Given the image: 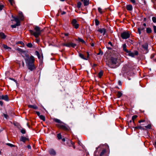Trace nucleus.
Instances as JSON below:
<instances>
[{
    "mask_svg": "<svg viewBox=\"0 0 156 156\" xmlns=\"http://www.w3.org/2000/svg\"><path fill=\"white\" fill-rule=\"evenodd\" d=\"M11 17L13 18V19L11 20V21H14L16 23V24L11 25V27L12 28H16L17 26H19L20 25V21L18 16H15L13 15H12Z\"/></svg>",
    "mask_w": 156,
    "mask_h": 156,
    "instance_id": "nucleus-6",
    "label": "nucleus"
},
{
    "mask_svg": "<svg viewBox=\"0 0 156 156\" xmlns=\"http://www.w3.org/2000/svg\"><path fill=\"white\" fill-rule=\"evenodd\" d=\"M122 93L120 91H118L117 92V96L118 98H120L122 95Z\"/></svg>",
    "mask_w": 156,
    "mask_h": 156,
    "instance_id": "nucleus-28",
    "label": "nucleus"
},
{
    "mask_svg": "<svg viewBox=\"0 0 156 156\" xmlns=\"http://www.w3.org/2000/svg\"><path fill=\"white\" fill-rule=\"evenodd\" d=\"M72 24L73 27L76 29L79 27V24L77 23V21L76 19H73L72 21Z\"/></svg>",
    "mask_w": 156,
    "mask_h": 156,
    "instance_id": "nucleus-9",
    "label": "nucleus"
},
{
    "mask_svg": "<svg viewBox=\"0 0 156 156\" xmlns=\"http://www.w3.org/2000/svg\"><path fill=\"white\" fill-rule=\"evenodd\" d=\"M95 24L96 26H98L99 24V21L97 19L95 20Z\"/></svg>",
    "mask_w": 156,
    "mask_h": 156,
    "instance_id": "nucleus-35",
    "label": "nucleus"
},
{
    "mask_svg": "<svg viewBox=\"0 0 156 156\" xmlns=\"http://www.w3.org/2000/svg\"><path fill=\"white\" fill-rule=\"evenodd\" d=\"M37 38L36 39V42L37 43H38L40 42V40L39 39H37Z\"/></svg>",
    "mask_w": 156,
    "mask_h": 156,
    "instance_id": "nucleus-57",
    "label": "nucleus"
},
{
    "mask_svg": "<svg viewBox=\"0 0 156 156\" xmlns=\"http://www.w3.org/2000/svg\"><path fill=\"white\" fill-rule=\"evenodd\" d=\"M155 55V54H152L151 55V56H150L151 58V59L153 58H154V56Z\"/></svg>",
    "mask_w": 156,
    "mask_h": 156,
    "instance_id": "nucleus-49",
    "label": "nucleus"
},
{
    "mask_svg": "<svg viewBox=\"0 0 156 156\" xmlns=\"http://www.w3.org/2000/svg\"><path fill=\"white\" fill-rule=\"evenodd\" d=\"M0 37L2 39H4L6 38V36L4 33L1 32H0Z\"/></svg>",
    "mask_w": 156,
    "mask_h": 156,
    "instance_id": "nucleus-20",
    "label": "nucleus"
},
{
    "mask_svg": "<svg viewBox=\"0 0 156 156\" xmlns=\"http://www.w3.org/2000/svg\"><path fill=\"white\" fill-rule=\"evenodd\" d=\"M128 54V55L132 57H134V56H137L138 55V52L137 51H135L134 53L132 52L131 51H129V52L127 53Z\"/></svg>",
    "mask_w": 156,
    "mask_h": 156,
    "instance_id": "nucleus-10",
    "label": "nucleus"
},
{
    "mask_svg": "<svg viewBox=\"0 0 156 156\" xmlns=\"http://www.w3.org/2000/svg\"><path fill=\"white\" fill-rule=\"evenodd\" d=\"M153 27L154 33L155 34L156 33V26H155V25H154L153 26Z\"/></svg>",
    "mask_w": 156,
    "mask_h": 156,
    "instance_id": "nucleus-44",
    "label": "nucleus"
},
{
    "mask_svg": "<svg viewBox=\"0 0 156 156\" xmlns=\"http://www.w3.org/2000/svg\"><path fill=\"white\" fill-rule=\"evenodd\" d=\"M108 44H110L111 45V46H113V45H112V42L111 41H109Z\"/></svg>",
    "mask_w": 156,
    "mask_h": 156,
    "instance_id": "nucleus-61",
    "label": "nucleus"
},
{
    "mask_svg": "<svg viewBox=\"0 0 156 156\" xmlns=\"http://www.w3.org/2000/svg\"><path fill=\"white\" fill-rule=\"evenodd\" d=\"M27 46L29 48H31L32 47L33 45L31 43H29L27 44Z\"/></svg>",
    "mask_w": 156,
    "mask_h": 156,
    "instance_id": "nucleus-39",
    "label": "nucleus"
},
{
    "mask_svg": "<svg viewBox=\"0 0 156 156\" xmlns=\"http://www.w3.org/2000/svg\"><path fill=\"white\" fill-rule=\"evenodd\" d=\"M28 107L30 108H33L35 110H37L38 109V107L36 105H28Z\"/></svg>",
    "mask_w": 156,
    "mask_h": 156,
    "instance_id": "nucleus-17",
    "label": "nucleus"
},
{
    "mask_svg": "<svg viewBox=\"0 0 156 156\" xmlns=\"http://www.w3.org/2000/svg\"><path fill=\"white\" fill-rule=\"evenodd\" d=\"M6 145L11 147H16V146H15L14 145L12 144H11L10 143H6Z\"/></svg>",
    "mask_w": 156,
    "mask_h": 156,
    "instance_id": "nucleus-34",
    "label": "nucleus"
},
{
    "mask_svg": "<svg viewBox=\"0 0 156 156\" xmlns=\"http://www.w3.org/2000/svg\"><path fill=\"white\" fill-rule=\"evenodd\" d=\"M1 98L2 100H4L5 101H8L9 100L8 96L7 95H2Z\"/></svg>",
    "mask_w": 156,
    "mask_h": 156,
    "instance_id": "nucleus-14",
    "label": "nucleus"
},
{
    "mask_svg": "<svg viewBox=\"0 0 156 156\" xmlns=\"http://www.w3.org/2000/svg\"><path fill=\"white\" fill-rule=\"evenodd\" d=\"M138 117L137 115H133L132 117V119L133 123H134L135 120Z\"/></svg>",
    "mask_w": 156,
    "mask_h": 156,
    "instance_id": "nucleus-29",
    "label": "nucleus"
},
{
    "mask_svg": "<svg viewBox=\"0 0 156 156\" xmlns=\"http://www.w3.org/2000/svg\"><path fill=\"white\" fill-rule=\"evenodd\" d=\"M69 141L71 143V144L72 145H74L75 143H74V142H72L71 140H69Z\"/></svg>",
    "mask_w": 156,
    "mask_h": 156,
    "instance_id": "nucleus-55",
    "label": "nucleus"
},
{
    "mask_svg": "<svg viewBox=\"0 0 156 156\" xmlns=\"http://www.w3.org/2000/svg\"><path fill=\"white\" fill-rule=\"evenodd\" d=\"M87 57L86 58H87V60H88V58L89 57V56H90V54H89L88 52H87Z\"/></svg>",
    "mask_w": 156,
    "mask_h": 156,
    "instance_id": "nucleus-52",
    "label": "nucleus"
},
{
    "mask_svg": "<svg viewBox=\"0 0 156 156\" xmlns=\"http://www.w3.org/2000/svg\"><path fill=\"white\" fill-rule=\"evenodd\" d=\"M20 54L24 58L28 69L31 71L36 69V67L34 64L35 60L34 56L32 55L30 56L28 51L24 50Z\"/></svg>",
    "mask_w": 156,
    "mask_h": 156,
    "instance_id": "nucleus-1",
    "label": "nucleus"
},
{
    "mask_svg": "<svg viewBox=\"0 0 156 156\" xmlns=\"http://www.w3.org/2000/svg\"><path fill=\"white\" fill-rule=\"evenodd\" d=\"M53 119L55 122L59 123L56 124V126L59 129L66 132L69 131L71 130L70 127L67 124L61 121L60 119L55 118Z\"/></svg>",
    "mask_w": 156,
    "mask_h": 156,
    "instance_id": "nucleus-2",
    "label": "nucleus"
},
{
    "mask_svg": "<svg viewBox=\"0 0 156 156\" xmlns=\"http://www.w3.org/2000/svg\"><path fill=\"white\" fill-rule=\"evenodd\" d=\"M133 122L132 119L130 120L129 122L127 121V123L128 124V126L129 127H133L132 126V124H131V123Z\"/></svg>",
    "mask_w": 156,
    "mask_h": 156,
    "instance_id": "nucleus-27",
    "label": "nucleus"
},
{
    "mask_svg": "<svg viewBox=\"0 0 156 156\" xmlns=\"http://www.w3.org/2000/svg\"><path fill=\"white\" fill-rule=\"evenodd\" d=\"M152 20L154 23H156V17H153L152 18Z\"/></svg>",
    "mask_w": 156,
    "mask_h": 156,
    "instance_id": "nucleus-43",
    "label": "nucleus"
},
{
    "mask_svg": "<svg viewBox=\"0 0 156 156\" xmlns=\"http://www.w3.org/2000/svg\"><path fill=\"white\" fill-rule=\"evenodd\" d=\"M9 1L10 3V4L11 5H12V2L14 1V0H9Z\"/></svg>",
    "mask_w": 156,
    "mask_h": 156,
    "instance_id": "nucleus-56",
    "label": "nucleus"
},
{
    "mask_svg": "<svg viewBox=\"0 0 156 156\" xmlns=\"http://www.w3.org/2000/svg\"><path fill=\"white\" fill-rule=\"evenodd\" d=\"M98 32H99L100 33L102 34L103 33V35H104L105 34L106 32V30L105 28H99L98 30Z\"/></svg>",
    "mask_w": 156,
    "mask_h": 156,
    "instance_id": "nucleus-12",
    "label": "nucleus"
},
{
    "mask_svg": "<svg viewBox=\"0 0 156 156\" xmlns=\"http://www.w3.org/2000/svg\"><path fill=\"white\" fill-rule=\"evenodd\" d=\"M34 30L35 31V32L33 30H29V31L31 35H33L36 38L38 37L41 33L44 31V29L41 30L40 28L38 26H36L34 28Z\"/></svg>",
    "mask_w": 156,
    "mask_h": 156,
    "instance_id": "nucleus-4",
    "label": "nucleus"
},
{
    "mask_svg": "<svg viewBox=\"0 0 156 156\" xmlns=\"http://www.w3.org/2000/svg\"><path fill=\"white\" fill-rule=\"evenodd\" d=\"M148 43H146L142 45V47L144 49V51L145 52H144V54H146L148 52Z\"/></svg>",
    "mask_w": 156,
    "mask_h": 156,
    "instance_id": "nucleus-11",
    "label": "nucleus"
},
{
    "mask_svg": "<svg viewBox=\"0 0 156 156\" xmlns=\"http://www.w3.org/2000/svg\"><path fill=\"white\" fill-rule=\"evenodd\" d=\"M137 30L138 33L139 34V35H140L141 34V30L140 28V27H139L138 28Z\"/></svg>",
    "mask_w": 156,
    "mask_h": 156,
    "instance_id": "nucleus-47",
    "label": "nucleus"
},
{
    "mask_svg": "<svg viewBox=\"0 0 156 156\" xmlns=\"http://www.w3.org/2000/svg\"><path fill=\"white\" fill-rule=\"evenodd\" d=\"M49 152L51 155H55L56 154L55 151L53 149H50L49 151Z\"/></svg>",
    "mask_w": 156,
    "mask_h": 156,
    "instance_id": "nucleus-15",
    "label": "nucleus"
},
{
    "mask_svg": "<svg viewBox=\"0 0 156 156\" xmlns=\"http://www.w3.org/2000/svg\"><path fill=\"white\" fill-rule=\"evenodd\" d=\"M79 57L85 60H87V58L84 57V55L81 53H79Z\"/></svg>",
    "mask_w": 156,
    "mask_h": 156,
    "instance_id": "nucleus-23",
    "label": "nucleus"
},
{
    "mask_svg": "<svg viewBox=\"0 0 156 156\" xmlns=\"http://www.w3.org/2000/svg\"><path fill=\"white\" fill-rule=\"evenodd\" d=\"M118 84L119 85L121 86L122 85V83L121 81L120 80L118 81Z\"/></svg>",
    "mask_w": 156,
    "mask_h": 156,
    "instance_id": "nucleus-53",
    "label": "nucleus"
},
{
    "mask_svg": "<svg viewBox=\"0 0 156 156\" xmlns=\"http://www.w3.org/2000/svg\"><path fill=\"white\" fill-rule=\"evenodd\" d=\"M3 115H4V117L6 119H7L9 117V116L8 115L6 114H3Z\"/></svg>",
    "mask_w": 156,
    "mask_h": 156,
    "instance_id": "nucleus-48",
    "label": "nucleus"
},
{
    "mask_svg": "<svg viewBox=\"0 0 156 156\" xmlns=\"http://www.w3.org/2000/svg\"><path fill=\"white\" fill-rule=\"evenodd\" d=\"M130 36V34L128 31H125L121 33V37L122 39H126L129 38Z\"/></svg>",
    "mask_w": 156,
    "mask_h": 156,
    "instance_id": "nucleus-7",
    "label": "nucleus"
},
{
    "mask_svg": "<svg viewBox=\"0 0 156 156\" xmlns=\"http://www.w3.org/2000/svg\"><path fill=\"white\" fill-rule=\"evenodd\" d=\"M78 41L80 42H81L83 44H85L86 43L85 41L83 39L79 37L78 38Z\"/></svg>",
    "mask_w": 156,
    "mask_h": 156,
    "instance_id": "nucleus-25",
    "label": "nucleus"
},
{
    "mask_svg": "<svg viewBox=\"0 0 156 156\" xmlns=\"http://www.w3.org/2000/svg\"><path fill=\"white\" fill-rule=\"evenodd\" d=\"M15 49L18 51L20 54L22 53L23 51V50L19 47H18L17 48H16Z\"/></svg>",
    "mask_w": 156,
    "mask_h": 156,
    "instance_id": "nucleus-31",
    "label": "nucleus"
},
{
    "mask_svg": "<svg viewBox=\"0 0 156 156\" xmlns=\"http://www.w3.org/2000/svg\"><path fill=\"white\" fill-rule=\"evenodd\" d=\"M100 146L101 145L96 148V150L94 153V156H103L106 153V150L105 149H103L99 154L100 152L101 149Z\"/></svg>",
    "mask_w": 156,
    "mask_h": 156,
    "instance_id": "nucleus-5",
    "label": "nucleus"
},
{
    "mask_svg": "<svg viewBox=\"0 0 156 156\" xmlns=\"http://www.w3.org/2000/svg\"><path fill=\"white\" fill-rule=\"evenodd\" d=\"M39 117L41 120H42L44 121H45V118L44 116L41 115H40Z\"/></svg>",
    "mask_w": 156,
    "mask_h": 156,
    "instance_id": "nucleus-30",
    "label": "nucleus"
},
{
    "mask_svg": "<svg viewBox=\"0 0 156 156\" xmlns=\"http://www.w3.org/2000/svg\"><path fill=\"white\" fill-rule=\"evenodd\" d=\"M154 146H155V147L156 148V141H155L154 144Z\"/></svg>",
    "mask_w": 156,
    "mask_h": 156,
    "instance_id": "nucleus-64",
    "label": "nucleus"
},
{
    "mask_svg": "<svg viewBox=\"0 0 156 156\" xmlns=\"http://www.w3.org/2000/svg\"><path fill=\"white\" fill-rule=\"evenodd\" d=\"M66 14V12L65 11H63L61 13V15H63Z\"/></svg>",
    "mask_w": 156,
    "mask_h": 156,
    "instance_id": "nucleus-63",
    "label": "nucleus"
},
{
    "mask_svg": "<svg viewBox=\"0 0 156 156\" xmlns=\"http://www.w3.org/2000/svg\"><path fill=\"white\" fill-rule=\"evenodd\" d=\"M16 44H21V45H23V46H24V44L23 43L22 41H19L17 42L16 43Z\"/></svg>",
    "mask_w": 156,
    "mask_h": 156,
    "instance_id": "nucleus-37",
    "label": "nucleus"
},
{
    "mask_svg": "<svg viewBox=\"0 0 156 156\" xmlns=\"http://www.w3.org/2000/svg\"><path fill=\"white\" fill-rule=\"evenodd\" d=\"M98 12L100 13L101 14L103 13V12L102 11V9L100 7H98Z\"/></svg>",
    "mask_w": 156,
    "mask_h": 156,
    "instance_id": "nucleus-41",
    "label": "nucleus"
},
{
    "mask_svg": "<svg viewBox=\"0 0 156 156\" xmlns=\"http://www.w3.org/2000/svg\"><path fill=\"white\" fill-rule=\"evenodd\" d=\"M20 141L23 142L24 143H25L27 140L29 141V139L24 136H21L20 139Z\"/></svg>",
    "mask_w": 156,
    "mask_h": 156,
    "instance_id": "nucleus-13",
    "label": "nucleus"
},
{
    "mask_svg": "<svg viewBox=\"0 0 156 156\" xmlns=\"http://www.w3.org/2000/svg\"><path fill=\"white\" fill-rule=\"evenodd\" d=\"M9 79L11 80H13V81H14L15 82H16V83H17V81L15 80L14 79H13V78H9Z\"/></svg>",
    "mask_w": 156,
    "mask_h": 156,
    "instance_id": "nucleus-46",
    "label": "nucleus"
},
{
    "mask_svg": "<svg viewBox=\"0 0 156 156\" xmlns=\"http://www.w3.org/2000/svg\"><path fill=\"white\" fill-rule=\"evenodd\" d=\"M35 55H37V56H39L40 54L39 52L38 51H36L35 53Z\"/></svg>",
    "mask_w": 156,
    "mask_h": 156,
    "instance_id": "nucleus-45",
    "label": "nucleus"
},
{
    "mask_svg": "<svg viewBox=\"0 0 156 156\" xmlns=\"http://www.w3.org/2000/svg\"><path fill=\"white\" fill-rule=\"evenodd\" d=\"M62 45L69 48L72 47L74 48L75 47L77 46V44H76L73 43L72 42H70L68 43H63Z\"/></svg>",
    "mask_w": 156,
    "mask_h": 156,
    "instance_id": "nucleus-8",
    "label": "nucleus"
},
{
    "mask_svg": "<svg viewBox=\"0 0 156 156\" xmlns=\"http://www.w3.org/2000/svg\"><path fill=\"white\" fill-rule=\"evenodd\" d=\"M2 47L5 50H7L8 51H9L11 49V48L8 47L5 44H3Z\"/></svg>",
    "mask_w": 156,
    "mask_h": 156,
    "instance_id": "nucleus-16",
    "label": "nucleus"
},
{
    "mask_svg": "<svg viewBox=\"0 0 156 156\" xmlns=\"http://www.w3.org/2000/svg\"><path fill=\"white\" fill-rule=\"evenodd\" d=\"M20 132L22 134H25L26 133V130L24 128H22L20 130Z\"/></svg>",
    "mask_w": 156,
    "mask_h": 156,
    "instance_id": "nucleus-36",
    "label": "nucleus"
},
{
    "mask_svg": "<svg viewBox=\"0 0 156 156\" xmlns=\"http://www.w3.org/2000/svg\"><path fill=\"white\" fill-rule=\"evenodd\" d=\"M126 9L127 10L129 11H131L133 10V6L131 5H127L126 6Z\"/></svg>",
    "mask_w": 156,
    "mask_h": 156,
    "instance_id": "nucleus-18",
    "label": "nucleus"
},
{
    "mask_svg": "<svg viewBox=\"0 0 156 156\" xmlns=\"http://www.w3.org/2000/svg\"><path fill=\"white\" fill-rule=\"evenodd\" d=\"M81 4H82L80 2H78L77 4V7L78 9H79L81 7Z\"/></svg>",
    "mask_w": 156,
    "mask_h": 156,
    "instance_id": "nucleus-38",
    "label": "nucleus"
},
{
    "mask_svg": "<svg viewBox=\"0 0 156 156\" xmlns=\"http://www.w3.org/2000/svg\"><path fill=\"white\" fill-rule=\"evenodd\" d=\"M145 127L147 129H150L151 127V125L150 124H149L148 125L145 126Z\"/></svg>",
    "mask_w": 156,
    "mask_h": 156,
    "instance_id": "nucleus-42",
    "label": "nucleus"
},
{
    "mask_svg": "<svg viewBox=\"0 0 156 156\" xmlns=\"http://www.w3.org/2000/svg\"><path fill=\"white\" fill-rule=\"evenodd\" d=\"M152 31L151 28L147 27L146 28V32L147 34H150L151 33Z\"/></svg>",
    "mask_w": 156,
    "mask_h": 156,
    "instance_id": "nucleus-26",
    "label": "nucleus"
},
{
    "mask_svg": "<svg viewBox=\"0 0 156 156\" xmlns=\"http://www.w3.org/2000/svg\"><path fill=\"white\" fill-rule=\"evenodd\" d=\"M83 4L84 6H87L89 4V0H84L83 1Z\"/></svg>",
    "mask_w": 156,
    "mask_h": 156,
    "instance_id": "nucleus-24",
    "label": "nucleus"
},
{
    "mask_svg": "<svg viewBox=\"0 0 156 156\" xmlns=\"http://www.w3.org/2000/svg\"><path fill=\"white\" fill-rule=\"evenodd\" d=\"M0 105L2 106L3 105V102L2 101H0Z\"/></svg>",
    "mask_w": 156,
    "mask_h": 156,
    "instance_id": "nucleus-62",
    "label": "nucleus"
},
{
    "mask_svg": "<svg viewBox=\"0 0 156 156\" xmlns=\"http://www.w3.org/2000/svg\"><path fill=\"white\" fill-rule=\"evenodd\" d=\"M103 54V51H101V49H99V52L97 54V55H102Z\"/></svg>",
    "mask_w": 156,
    "mask_h": 156,
    "instance_id": "nucleus-40",
    "label": "nucleus"
},
{
    "mask_svg": "<svg viewBox=\"0 0 156 156\" xmlns=\"http://www.w3.org/2000/svg\"><path fill=\"white\" fill-rule=\"evenodd\" d=\"M103 75V72L102 70H101L100 71L98 74V77L99 78H101Z\"/></svg>",
    "mask_w": 156,
    "mask_h": 156,
    "instance_id": "nucleus-32",
    "label": "nucleus"
},
{
    "mask_svg": "<svg viewBox=\"0 0 156 156\" xmlns=\"http://www.w3.org/2000/svg\"><path fill=\"white\" fill-rule=\"evenodd\" d=\"M140 28L141 30L143 31H145V27H143L142 26V27H140Z\"/></svg>",
    "mask_w": 156,
    "mask_h": 156,
    "instance_id": "nucleus-51",
    "label": "nucleus"
},
{
    "mask_svg": "<svg viewBox=\"0 0 156 156\" xmlns=\"http://www.w3.org/2000/svg\"><path fill=\"white\" fill-rule=\"evenodd\" d=\"M19 20H23L24 19L23 16L22 12L19 13Z\"/></svg>",
    "mask_w": 156,
    "mask_h": 156,
    "instance_id": "nucleus-22",
    "label": "nucleus"
},
{
    "mask_svg": "<svg viewBox=\"0 0 156 156\" xmlns=\"http://www.w3.org/2000/svg\"><path fill=\"white\" fill-rule=\"evenodd\" d=\"M133 128L135 129H141L142 130H144L145 129L142 126H133Z\"/></svg>",
    "mask_w": 156,
    "mask_h": 156,
    "instance_id": "nucleus-21",
    "label": "nucleus"
},
{
    "mask_svg": "<svg viewBox=\"0 0 156 156\" xmlns=\"http://www.w3.org/2000/svg\"><path fill=\"white\" fill-rule=\"evenodd\" d=\"M144 121H145V120H140L138 122L139 123H141L142 122H144Z\"/></svg>",
    "mask_w": 156,
    "mask_h": 156,
    "instance_id": "nucleus-59",
    "label": "nucleus"
},
{
    "mask_svg": "<svg viewBox=\"0 0 156 156\" xmlns=\"http://www.w3.org/2000/svg\"><path fill=\"white\" fill-rule=\"evenodd\" d=\"M58 139L59 140L62 139V136L61 133H59L57 134Z\"/></svg>",
    "mask_w": 156,
    "mask_h": 156,
    "instance_id": "nucleus-33",
    "label": "nucleus"
},
{
    "mask_svg": "<svg viewBox=\"0 0 156 156\" xmlns=\"http://www.w3.org/2000/svg\"><path fill=\"white\" fill-rule=\"evenodd\" d=\"M4 7V6L3 5H0V11L2 10V9Z\"/></svg>",
    "mask_w": 156,
    "mask_h": 156,
    "instance_id": "nucleus-50",
    "label": "nucleus"
},
{
    "mask_svg": "<svg viewBox=\"0 0 156 156\" xmlns=\"http://www.w3.org/2000/svg\"><path fill=\"white\" fill-rule=\"evenodd\" d=\"M123 50L126 53L129 52V51L126 48V44H124L122 46Z\"/></svg>",
    "mask_w": 156,
    "mask_h": 156,
    "instance_id": "nucleus-19",
    "label": "nucleus"
},
{
    "mask_svg": "<svg viewBox=\"0 0 156 156\" xmlns=\"http://www.w3.org/2000/svg\"><path fill=\"white\" fill-rule=\"evenodd\" d=\"M27 147L29 149H31V146L30 145H28L27 146Z\"/></svg>",
    "mask_w": 156,
    "mask_h": 156,
    "instance_id": "nucleus-60",
    "label": "nucleus"
},
{
    "mask_svg": "<svg viewBox=\"0 0 156 156\" xmlns=\"http://www.w3.org/2000/svg\"><path fill=\"white\" fill-rule=\"evenodd\" d=\"M36 112L39 117L41 115L39 112L36 111Z\"/></svg>",
    "mask_w": 156,
    "mask_h": 156,
    "instance_id": "nucleus-58",
    "label": "nucleus"
},
{
    "mask_svg": "<svg viewBox=\"0 0 156 156\" xmlns=\"http://www.w3.org/2000/svg\"><path fill=\"white\" fill-rule=\"evenodd\" d=\"M131 2L133 4H135L136 1L135 0H130Z\"/></svg>",
    "mask_w": 156,
    "mask_h": 156,
    "instance_id": "nucleus-54",
    "label": "nucleus"
},
{
    "mask_svg": "<svg viewBox=\"0 0 156 156\" xmlns=\"http://www.w3.org/2000/svg\"><path fill=\"white\" fill-rule=\"evenodd\" d=\"M118 58L111 57L107 62V65L110 68L114 69L116 68V64L118 62Z\"/></svg>",
    "mask_w": 156,
    "mask_h": 156,
    "instance_id": "nucleus-3",
    "label": "nucleus"
}]
</instances>
